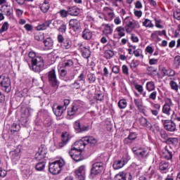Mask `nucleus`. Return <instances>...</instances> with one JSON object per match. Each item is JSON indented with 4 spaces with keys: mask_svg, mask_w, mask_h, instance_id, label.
I'll return each mask as SVG.
<instances>
[{
    "mask_svg": "<svg viewBox=\"0 0 180 180\" xmlns=\"http://www.w3.org/2000/svg\"><path fill=\"white\" fill-rule=\"evenodd\" d=\"M134 103L135 104V106H136L138 110H139L141 108H143V101L140 100V98H134Z\"/></svg>",
    "mask_w": 180,
    "mask_h": 180,
    "instance_id": "nucleus-51",
    "label": "nucleus"
},
{
    "mask_svg": "<svg viewBox=\"0 0 180 180\" xmlns=\"http://www.w3.org/2000/svg\"><path fill=\"white\" fill-rule=\"evenodd\" d=\"M62 67L63 68H71L74 67V60L72 59H65L62 63Z\"/></svg>",
    "mask_w": 180,
    "mask_h": 180,
    "instance_id": "nucleus-33",
    "label": "nucleus"
},
{
    "mask_svg": "<svg viewBox=\"0 0 180 180\" xmlns=\"http://www.w3.org/2000/svg\"><path fill=\"white\" fill-rule=\"evenodd\" d=\"M132 85L134 86L137 92H139L140 95H142L143 98H146V96H147V93L144 91V88L141 84H139L137 83H133Z\"/></svg>",
    "mask_w": 180,
    "mask_h": 180,
    "instance_id": "nucleus-25",
    "label": "nucleus"
},
{
    "mask_svg": "<svg viewBox=\"0 0 180 180\" xmlns=\"http://www.w3.org/2000/svg\"><path fill=\"white\" fill-rule=\"evenodd\" d=\"M125 23L126 25H128V26L134 27V29H139V27H140V24L139 23V21L130 17H127L125 18Z\"/></svg>",
    "mask_w": 180,
    "mask_h": 180,
    "instance_id": "nucleus-18",
    "label": "nucleus"
},
{
    "mask_svg": "<svg viewBox=\"0 0 180 180\" xmlns=\"http://www.w3.org/2000/svg\"><path fill=\"white\" fill-rule=\"evenodd\" d=\"M63 47L65 50H71L72 49V41L70 38L65 39Z\"/></svg>",
    "mask_w": 180,
    "mask_h": 180,
    "instance_id": "nucleus-30",
    "label": "nucleus"
},
{
    "mask_svg": "<svg viewBox=\"0 0 180 180\" xmlns=\"http://www.w3.org/2000/svg\"><path fill=\"white\" fill-rule=\"evenodd\" d=\"M34 39L35 40H37V41H41V40L44 39V35L41 34H35Z\"/></svg>",
    "mask_w": 180,
    "mask_h": 180,
    "instance_id": "nucleus-60",
    "label": "nucleus"
},
{
    "mask_svg": "<svg viewBox=\"0 0 180 180\" xmlns=\"http://www.w3.org/2000/svg\"><path fill=\"white\" fill-rule=\"evenodd\" d=\"M0 84L2 86L3 91L6 92V94H9L12 89V83L11 82V79L9 78V75L6 74H3L0 76Z\"/></svg>",
    "mask_w": 180,
    "mask_h": 180,
    "instance_id": "nucleus-3",
    "label": "nucleus"
},
{
    "mask_svg": "<svg viewBox=\"0 0 180 180\" xmlns=\"http://www.w3.org/2000/svg\"><path fill=\"white\" fill-rule=\"evenodd\" d=\"M132 176L131 174L124 173V172H120L119 174H116L115 176V180H131Z\"/></svg>",
    "mask_w": 180,
    "mask_h": 180,
    "instance_id": "nucleus-19",
    "label": "nucleus"
},
{
    "mask_svg": "<svg viewBox=\"0 0 180 180\" xmlns=\"http://www.w3.org/2000/svg\"><path fill=\"white\" fill-rule=\"evenodd\" d=\"M83 85V84L77 82V80H75L74 83L70 84V86L71 89H81Z\"/></svg>",
    "mask_w": 180,
    "mask_h": 180,
    "instance_id": "nucleus-42",
    "label": "nucleus"
},
{
    "mask_svg": "<svg viewBox=\"0 0 180 180\" xmlns=\"http://www.w3.org/2000/svg\"><path fill=\"white\" fill-rule=\"evenodd\" d=\"M44 158H46V156L39 151L35 154V160H37L38 161H41V160H44Z\"/></svg>",
    "mask_w": 180,
    "mask_h": 180,
    "instance_id": "nucleus-54",
    "label": "nucleus"
},
{
    "mask_svg": "<svg viewBox=\"0 0 180 180\" xmlns=\"http://www.w3.org/2000/svg\"><path fill=\"white\" fill-rule=\"evenodd\" d=\"M115 32L117 33L120 37H124V36H126V33L124 32V27L122 26L115 28Z\"/></svg>",
    "mask_w": 180,
    "mask_h": 180,
    "instance_id": "nucleus-43",
    "label": "nucleus"
},
{
    "mask_svg": "<svg viewBox=\"0 0 180 180\" xmlns=\"http://www.w3.org/2000/svg\"><path fill=\"white\" fill-rule=\"evenodd\" d=\"M103 170V163L102 162H96L93 164L92 168L91 170V175H99Z\"/></svg>",
    "mask_w": 180,
    "mask_h": 180,
    "instance_id": "nucleus-12",
    "label": "nucleus"
},
{
    "mask_svg": "<svg viewBox=\"0 0 180 180\" xmlns=\"http://www.w3.org/2000/svg\"><path fill=\"white\" fill-rule=\"evenodd\" d=\"M159 169L162 174H167L169 170V163L165 161L161 162L159 165Z\"/></svg>",
    "mask_w": 180,
    "mask_h": 180,
    "instance_id": "nucleus-24",
    "label": "nucleus"
},
{
    "mask_svg": "<svg viewBox=\"0 0 180 180\" xmlns=\"http://www.w3.org/2000/svg\"><path fill=\"white\" fill-rule=\"evenodd\" d=\"M162 155L165 160H172V149L169 146H165L162 150Z\"/></svg>",
    "mask_w": 180,
    "mask_h": 180,
    "instance_id": "nucleus-17",
    "label": "nucleus"
},
{
    "mask_svg": "<svg viewBox=\"0 0 180 180\" xmlns=\"http://www.w3.org/2000/svg\"><path fill=\"white\" fill-rule=\"evenodd\" d=\"M139 110L141 113H143L144 116H148V115H150V108H147V106H143Z\"/></svg>",
    "mask_w": 180,
    "mask_h": 180,
    "instance_id": "nucleus-48",
    "label": "nucleus"
},
{
    "mask_svg": "<svg viewBox=\"0 0 180 180\" xmlns=\"http://www.w3.org/2000/svg\"><path fill=\"white\" fill-rule=\"evenodd\" d=\"M149 99H151L152 101H155V99H157V91L153 90V91L150 93Z\"/></svg>",
    "mask_w": 180,
    "mask_h": 180,
    "instance_id": "nucleus-61",
    "label": "nucleus"
},
{
    "mask_svg": "<svg viewBox=\"0 0 180 180\" xmlns=\"http://www.w3.org/2000/svg\"><path fill=\"white\" fill-rule=\"evenodd\" d=\"M82 37L84 40H91L92 39V32L89 29H84L82 32Z\"/></svg>",
    "mask_w": 180,
    "mask_h": 180,
    "instance_id": "nucleus-31",
    "label": "nucleus"
},
{
    "mask_svg": "<svg viewBox=\"0 0 180 180\" xmlns=\"http://www.w3.org/2000/svg\"><path fill=\"white\" fill-rule=\"evenodd\" d=\"M26 61L30 70H32L34 72H40V71L44 70V60L33 51L28 53Z\"/></svg>",
    "mask_w": 180,
    "mask_h": 180,
    "instance_id": "nucleus-1",
    "label": "nucleus"
},
{
    "mask_svg": "<svg viewBox=\"0 0 180 180\" xmlns=\"http://www.w3.org/2000/svg\"><path fill=\"white\" fill-rule=\"evenodd\" d=\"M69 155L76 162H79V161H82V160H84L82 150H79L78 148H71L69 151Z\"/></svg>",
    "mask_w": 180,
    "mask_h": 180,
    "instance_id": "nucleus-4",
    "label": "nucleus"
},
{
    "mask_svg": "<svg viewBox=\"0 0 180 180\" xmlns=\"http://www.w3.org/2000/svg\"><path fill=\"white\" fill-rule=\"evenodd\" d=\"M174 65L176 67H179V65H180V56H176L174 58Z\"/></svg>",
    "mask_w": 180,
    "mask_h": 180,
    "instance_id": "nucleus-64",
    "label": "nucleus"
},
{
    "mask_svg": "<svg viewBox=\"0 0 180 180\" xmlns=\"http://www.w3.org/2000/svg\"><path fill=\"white\" fill-rule=\"evenodd\" d=\"M88 79L90 82V84H94L95 81H96V77L94 74H90L88 75Z\"/></svg>",
    "mask_w": 180,
    "mask_h": 180,
    "instance_id": "nucleus-56",
    "label": "nucleus"
},
{
    "mask_svg": "<svg viewBox=\"0 0 180 180\" xmlns=\"http://www.w3.org/2000/svg\"><path fill=\"white\" fill-rule=\"evenodd\" d=\"M146 88L148 92L155 91V83L153 81L148 82L146 84Z\"/></svg>",
    "mask_w": 180,
    "mask_h": 180,
    "instance_id": "nucleus-40",
    "label": "nucleus"
},
{
    "mask_svg": "<svg viewBox=\"0 0 180 180\" xmlns=\"http://www.w3.org/2000/svg\"><path fill=\"white\" fill-rule=\"evenodd\" d=\"M68 12L70 16H78L79 15V8L77 6H71L68 8Z\"/></svg>",
    "mask_w": 180,
    "mask_h": 180,
    "instance_id": "nucleus-29",
    "label": "nucleus"
},
{
    "mask_svg": "<svg viewBox=\"0 0 180 180\" xmlns=\"http://www.w3.org/2000/svg\"><path fill=\"white\" fill-rule=\"evenodd\" d=\"M51 23V20H47V21H45L43 24L41 25H38L36 29L38 31H40V30H46V29H47V27H50V24Z\"/></svg>",
    "mask_w": 180,
    "mask_h": 180,
    "instance_id": "nucleus-36",
    "label": "nucleus"
},
{
    "mask_svg": "<svg viewBox=\"0 0 180 180\" xmlns=\"http://www.w3.org/2000/svg\"><path fill=\"white\" fill-rule=\"evenodd\" d=\"M77 46L84 58H89L91 57V51L89 50V47L85 46V44L83 42H79Z\"/></svg>",
    "mask_w": 180,
    "mask_h": 180,
    "instance_id": "nucleus-9",
    "label": "nucleus"
},
{
    "mask_svg": "<svg viewBox=\"0 0 180 180\" xmlns=\"http://www.w3.org/2000/svg\"><path fill=\"white\" fill-rule=\"evenodd\" d=\"M20 130V125L18 124H13L11 127V131H19Z\"/></svg>",
    "mask_w": 180,
    "mask_h": 180,
    "instance_id": "nucleus-57",
    "label": "nucleus"
},
{
    "mask_svg": "<svg viewBox=\"0 0 180 180\" xmlns=\"http://www.w3.org/2000/svg\"><path fill=\"white\" fill-rule=\"evenodd\" d=\"M9 29V23L8 22H4V24L0 27V33L2 34V33H4V32H6Z\"/></svg>",
    "mask_w": 180,
    "mask_h": 180,
    "instance_id": "nucleus-49",
    "label": "nucleus"
},
{
    "mask_svg": "<svg viewBox=\"0 0 180 180\" xmlns=\"http://www.w3.org/2000/svg\"><path fill=\"white\" fill-rule=\"evenodd\" d=\"M85 146H86V142L84 141V138L79 141L75 142V143L72 146V148H77L79 151H82L84 148H85Z\"/></svg>",
    "mask_w": 180,
    "mask_h": 180,
    "instance_id": "nucleus-20",
    "label": "nucleus"
},
{
    "mask_svg": "<svg viewBox=\"0 0 180 180\" xmlns=\"http://www.w3.org/2000/svg\"><path fill=\"white\" fill-rule=\"evenodd\" d=\"M65 165V161L63 159H59L49 164V170L53 175H58L61 172V168Z\"/></svg>",
    "mask_w": 180,
    "mask_h": 180,
    "instance_id": "nucleus-2",
    "label": "nucleus"
},
{
    "mask_svg": "<svg viewBox=\"0 0 180 180\" xmlns=\"http://www.w3.org/2000/svg\"><path fill=\"white\" fill-rule=\"evenodd\" d=\"M48 81L53 88H58L60 82L57 79V75H56V70L53 69L48 73Z\"/></svg>",
    "mask_w": 180,
    "mask_h": 180,
    "instance_id": "nucleus-5",
    "label": "nucleus"
},
{
    "mask_svg": "<svg viewBox=\"0 0 180 180\" xmlns=\"http://www.w3.org/2000/svg\"><path fill=\"white\" fill-rule=\"evenodd\" d=\"M136 139H137V134L136 132H131L128 137L124 139V144H131Z\"/></svg>",
    "mask_w": 180,
    "mask_h": 180,
    "instance_id": "nucleus-22",
    "label": "nucleus"
},
{
    "mask_svg": "<svg viewBox=\"0 0 180 180\" xmlns=\"http://www.w3.org/2000/svg\"><path fill=\"white\" fill-rule=\"evenodd\" d=\"M40 9L44 13H47V12H49V9H50V4L49 3V1H45L44 2L41 4Z\"/></svg>",
    "mask_w": 180,
    "mask_h": 180,
    "instance_id": "nucleus-35",
    "label": "nucleus"
},
{
    "mask_svg": "<svg viewBox=\"0 0 180 180\" xmlns=\"http://www.w3.org/2000/svg\"><path fill=\"white\" fill-rule=\"evenodd\" d=\"M130 68H131V70H134V68H137V67H139V65H140V62H139V60H133L131 63H130Z\"/></svg>",
    "mask_w": 180,
    "mask_h": 180,
    "instance_id": "nucleus-53",
    "label": "nucleus"
},
{
    "mask_svg": "<svg viewBox=\"0 0 180 180\" xmlns=\"http://www.w3.org/2000/svg\"><path fill=\"white\" fill-rule=\"evenodd\" d=\"M46 167V162H40L36 165V169L37 171H43Z\"/></svg>",
    "mask_w": 180,
    "mask_h": 180,
    "instance_id": "nucleus-50",
    "label": "nucleus"
},
{
    "mask_svg": "<svg viewBox=\"0 0 180 180\" xmlns=\"http://www.w3.org/2000/svg\"><path fill=\"white\" fill-rule=\"evenodd\" d=\"M170 79L171 80L169 83V85L171 89H172V91H174L175 92H178L179 84H178V83H176V82H175V80L172 79V78H170Z\"/></svg>",
    "mask_w": 180,
    "mask_h": 180,
    "instance_id": "nucleus-38",
    "label": "nucleus"
},
{
    "mask_svg": "<svg viewBox=\"0 0 180 180\" xmlns=\"http://www.w3.org/2000/svg\"><path fill=\"white\" fill-rule=\"evenodd\" d=\"M75 176L78 180H85L86 169L85 166L82 165L75 170Z\"/></svg>",
    "mask_w": 180,
    "mask_h": 180,
    "instance_id": "nucleus-13",
    "label": "nucleus"
},
{
    "mask_svg": "<svg viewBox=\"0 0 180 180\" xmlns=\"http://www.w3.org/2000/svg\"><path fill=\"white\" fill-rule=\"evenodd\" d=\"M122 72L124 75H129V68L126 65H123L122 67Z\"/></svg>",
    "mask_w": 180,
    "mask_h": 180,
    "instance_id": "nucleus-62",
    "label": "nucleus"
},
{
    "mask_svg": "<svg viewBox=\"0 0 180 180\" xmlns=\"http://www.w3.org/2000/svg\"><path fill=\"white\" fill-rule=\"evenodd\" d=\"M162 122L164 125V128L167 131H175L176 130V124L174 121L169 120H162Z\"/></svg>",
    "mask_w": 180,
    "mask_h": 180,
    "instance_id": "nucleus-10",
    "label": "nucleus"
},
{
    "mask_svg": "<svg viewBox=\"0 0 180 180\" xmlns=\"http://www.w3.org/2000/svg\"><path fill=\"white\" fill-rule=\"evenodd\" d=\"M58 71L60 77H65L67 75V70L65 69L60 68Z\"/></svg>",
    "mask_w": 180,
    "mask_h": 180,
    "instance_id": "nucleus-63",
    "label": "nucleus"
},
{
    "mask_svg": "<svg viewBox=\"0 0 180 180\" xmlns=\"http://www.w3.org/2000/svg\"><path fill=\"white\" fill-rule=\"evenodd\" d=\"M27 117H29V109L22 108L20 122H21L22 124H26V123H27Z\"/></svg>",
    "mask_w": 180,
    "mask_h": 180,
    "instance_id": "nucleus-21",
    "label": "nucleus"
},
{
    "mask_svg": "<svg viewBox=\"0 0 180 180\" xmlns=\"http://www.w3.org/2000/svg\"><path fill=\"white\" fill-rule=\"evenodd\" d=\"M104 34L108 36V34H112L113 33V25L110 24H104Z\"/></svg>",
    "mask_w": 180,
    "mask_h": 180,
    "instance_id": "nucleus-32",
    "label": "nucleus"
},
{
    "mask_svg": "<svg viewBox=\"0 0 180 180\" xmlns=\"http://www.w3.org/2000/svg\"><path fill=\"white\" fill-rule=\"evenodd\" d=\"M1 11H2L6 16H12V15H13V9L8 4L3 5Z\"/></svg>",
    "mask_w": 180,
    "mask_h": 180,
    "instance_id": "nucleus-23",
    "label": "nucleus"
},
{
    "mask_svg": "<svg viewBox=\"0 0 180 180\" xmlns=\"http://www.w3.org/2000/svg\"><path fill=\"white\" fill-rule=\"evenodd\" d=\"M133 53H134L135 57H142V58L144 57L143 56V51H141V49H136L135 51H134Z\"/></svg>",
    "mask_w": 180,
    "mask_h": 180,
    "instance_id": "nucleus-55",
    "label": "nucleus"
},
{
    "mask_svg": "<svg viewBox=\"0 0 180 180\" xmlns=\"http://www.w3.org/2000/svg\"><path fill=\"white\" fill-rule=\"evenodd\" d=\"M145 51L146 53H148V54H153V53H154V48H153V46H146V48L145 49Z\"/></svg>",
    "mask_w": 180,
    "mask_h": 180,
    "instance_id": "nucleus-58",
    "label": "nucleus"
},
{
    "mask_svg": "<svg viewBox=\"0 0 180 180\" xmlns=\"http://www.w3.org/2000/svg\"><path fill=\"white\" fill-rule=\"evenodd\" d=\"M69 26L74 32H79L81 30V22L77 19H71L69 22Z\"/></svg>",
    "mask_w": 180,
    "mask_h": 180,
    "instance_id": "nucleus-16",
    "label": "nucleus"
},
{
    "mask_svg": "<svg viewBox=\"0 0 180 180\" xmlns=\"http://www.w3.org/2000/svg\"><path fill=\"white\" fill-rule=\"evenodd\" d=\"M74 128L78 131V133H82L84 131H88L89 130H91V126L88 124H82V127L79 128V120L75 122Z\"/></svg>",
    "mask_w": 180,
    "mask_h": 180,
    "instance_id": "nucleus-15",
    "label": "nucleus"
},
{
    "mask_svg": "<svg viewBox=\"0 0 180 180\" xmlns=\"http://www.w3.org/2000/svg\"><path fill=\"white\" fill-rule=\"evenodd\" d=\"M115 56V53L112 50H106L104 52V57L107 60H109L110 58H112Z\"/></svg>",
    "mask_w": 180,
    "mask_h": 180,
    "instance_id": "nucleus-46",
    "label": "nucleus"
},
{
    "mask_svg": "<svg viewBox=\"0 0 180 180\" xmlns=\"http://www.w3.org/2000/svg\"><path fill=\"white\" fill-rule=\"evenodd\" d=\"M53 124V118L50 115H47L44 117V126L45 127H51Z\"/></svg>",
    "mask_w": 180,
    "mask_h": 180,
    "instance_id": "nucleus-34",
    "label": "nucleus"
},
{
    "mask_svg": "<svg viewBox=\"0 0 180 180\" xmlns=\"http://www.w3.org/2000/svg\"><path fill=\"white\" fill-rule=\"evenodd\" d=\"M118 108H120V109H126V108H127V101L126 99H121L119 101Z\"/></svg>",
    "mask_w": 180,
    "mask_h": 180,
    "instance_id": "nucleus-45",
    "label": "nucleus"
},
{
    "mask_svg": "<svg viewBox=\"0 0 180 180\" xmlns=\"http://www.w3.org/2000/svg\"><path fill=\"white\" fill-rule=\"evenodd\" d=\"M83 141H84L86 145L91 144V146H95L98 143V140L94 136H84L83 137Z\"/></svg>",
    "mask_w": 180,
    "mask_h": 180,
    "instance_id": "nucleus-27",
    "label": "nucleus"
},
{
    "mask_svg": "<svg viewBox=\"0 0 180 180\" xmlns=\"http://www.w3.org/2000/svg\"><path fill=\"white\" fill-rule=\"evenodd\" d=\"M174 106V103H172V100L169 98H166L165 103L162 107V112L167 115V116H169L171 115V107Z\"/></svg>",
    "mask_w": 180,
    "mask_h": 180,
    "instance_id": "nucleus-11",
    "label": "nucleus"
},
{
    "mask_svg": "<svg viewBox=\"0 0 180 180\" xmlns=\"http://www.w3.org/2000/svg\"><path fill=\"white\" fill-rule=\"evenodd\" d=\"M44 44L46 50H51L54 46V41L53 39L48 37L44 40Z\"/></svg>",
    "mask_w": 180,
    "mask_h": 180,
    "instance_id": "nucleus-26",
    "label": "nucleus"
},
{
    "mask_svg": "<svg viewBox=\"0 0 180 180\" xmlns=\"http://www.w3.org/2000/svg\"><path fill=\"white\" fill-rule=\"evenodd\" d=\"M10 157L12 160V162L17 164L18 162L20 160V149L16 148L10 152Z\"/></svg>",
    "mask_w": 180,
    "mask_h": 180,
    "instance_id": "nucleus-14",
    "label": "nucleus"
},
{
    "mask_svg": "<svg viewBox=\"0 0 180 180\" xmlns=\"http://www.w3.org/2000/svg\"><path fill=\"white\" fill-rule=\"evenodd\" d=\"M86 79V75H85V72H82L77 76L76 81L79 82L80 84H82L84 85V84H85Z\"/></svg>",
    "mask_w": 180,
    "mask_h": 180,
    "instance_id": "nucleus-41",
    "label": "nucleus"
},
{
    "mask_svg": "<svg viewBox=\"0 0 180 180\" xmlns=\"http://www.w3.org/2000/svg\"><path fill=\"white\" fill-rule=\"evenodd\" d=\"M139 123L141 126H143V127H148V125L150 124V122H148L147 118L144 117H141V118H139Z\"/></svg>",
    "mask_w": 180,
    "mask_h": 180,
    "instance_id": "nucleus-44",
    "label": "nucleus"
},
{
    "mask_svg": "<svg viewBox=\"0 0 180 180\" xmlns=\"http://www.w3.org/2000/svg\"><path fill=\"white\" fill-rule=\"evenodd\" d=\"M38 153H40L43 155H47V148L43 145H41L39 149H38Z\"/></svg>",
    "mask_w": 180,
    "mask_h": 180,
    "instance_id": "nucleus-52",
    "label": "nucleus"
},
{
    "mask_svg": "<svg viewBox=\"0 0 180 180\" xmlns=\"http://www.w3.org/2000/svg\"><path fill=\"white\" fill-rule=\"evenodd\" d=\"M124 29H125V32L127 33H131V32H133V30H134L135 28H134L133 27H131L130 25L126 24L125 27H124Z\"/></svg>",
    "mask_w": 180,
    "mask_h": 180,
    "instance_id": "nucleus-59",
    "label": "nucleus"
},
{
    "mask_svg": "<svg viewBox=\"0 0 180 180\" xmlns=\"http://www.w3.org/2000/svg\"><path fill=\"white\" fill-rule=\"evenodd\" d=\"M65 110H66V107L63 105H58L56 108L53 109V113L58 117L61 116Z\"/></svg>",
    "mask_w": 180,
    "mask_h": 180,
    "instance_id": "nucleus-28",
    "label": "nucleus"
},
{
    "mask_svg": "<svg viewBox=\"0 0 180 180\" xmlns=\"http://www.w3.org/2000/svg\"><path fill=\"white\" fill-rule=\"evenodd\" d=\"M167 36V30H155L150 34V39L152 41H161V37Z\"/></svg>",
    "mask_w": 180,
    "mask_h": 180,
    "instance_id": "nucleus-8",
    "label": "nucleus"
},
{
    "mask_svg": "<svg viewBox=\"0 0 180 180\" xmlns=\"http://www.w3.org/2000/svg\"><path fill=\"white\" fill-rule=\"evenodd\" d=\"M142 25L144 27H148L149 29H153V27H154V23H153V20L148 18H145L143 20V21L142 22Z\"/></svg>",
    "mask_w": 180,
    "mask_h": 180,
    "instance_id": "nucleus-37",
    "label": "nucleus"
},
{
    "mask_svg": "<svg viewBox=\"0 0 180 180\" xmlns=\"http://www.w3.org/2000/svg\"><path fill=\"white\" fill-rule=\"evenodd\" d=\"M82 109V103L76 101L73 103L72 106L68 110V116H74L77 115L78 112H81Z\"/></svg>",
    "mask_w": 180,
    "mask_h": 180,
    "instance_id": "nucleus-6",
    "label": "nucleus"
},
{
    "mask_svg": "<svg viewBox=\"0 0 180 180\" xmlns=\"http://www.w3.org/2000/svg\"><path fill=\"white\" fill-rule=\"evenodd\" d=\"M133 151L140 160H146V158H148V154H150V151L146 148H133Z\"/></svg>",
    "mask_w": 180,
    "mask_h": 180,
    "instance_id": "nucleus-7",
    "label": "nucleus"
},
{
    "mask_svg": "<svg viewBox=\"0 0 180 180\" xmlns=\"http://www.w3.org/2000/svg\"><path fill=\"white\" fill-rule=\"evenodd\" d=\"M155 26L157 29H164V25H162V20L155 18Z\"/></svg>",
    "mask_w": 180,
    "mask_h": 180,
    "instance_id": "nucleus-47",
    "label": "nucleus"
},
{
    "mask_svg": "<svg viewBox=\"0 0 180 180\" xmlns=\"http://www.w3.org/2000/svg\"><path fill=\"white\" fill-rule=\"evenodd\" d=\"M112 167L114 169H120L124 167V160H116L114 162Z\"/></svg>",
    "mask_w": 180,
    "mask_h": 180,
    "instance_id": "nucleus-39",
    "label": "nucleus"
}]
</instances>
